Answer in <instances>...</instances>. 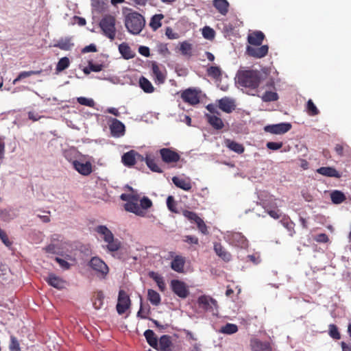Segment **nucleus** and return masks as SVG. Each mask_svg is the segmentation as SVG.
Returning a JSON list of instances; mask_svg holds the SVG:
<instances>
[{
  "mask_svg": "<svg viewBox=\"0 0 351 351\" xmlns=\"http://www.w3.org/2000/svg\"><path fill=\"white\" fill-rule=\"evenodd\" d=\"M238 84L245 88H256L261 82V75L258 71H239L237 75Z\"/></svg>",
  "mask_w": 351,
  "mask_h": 351,
  "instance_id": "obj_1",
  "label": "nucleus"
},
{
  "mask_svg": "<svg viewBox=\"0 0 351 351\" xmlns=\"http://www.w3.org/2000/svg\"><path fill=\"white\" fill-rule=\"evenodd\" d=\"M145 25L144 17L137 12H130L125 16V26L128 31L132 34H140Z\"/></svg>",
  "mask_w": 351,
  "mask_h": 351,
  "instance_id": "obj_2",
  "label": "nucleus"
},
{
  "mask_svg": "<svg viewBox=\"0 0 351 351\" xmlns=\"http://www.w3.org/2000/svg\"><path fill=\"white\" fill-rule=\"evenodd\" d=\"M116 18L111 14L104 15L99 21V26L101 29L102 34L111 41L116 37Z\"/></svg>",
  "mask_w": 351,
  "mask_h": 351,
  "instance_id": "obj_3",
  "label": "nucleus"
},
{
  "mask_svg": "<svg viewBox=\"0 0 351 351\" xmlns=\"http://www.w3.org/2000/svg\"><path fill=\"white\" fill-rule=\"evenodd\" d=\"M120 198L121 200L126 202L123 206L126 211L132 213L136 215H143L141 209L138 208V195L123 193Z\"/></svg>",
  "mask_w": 351,
  "mask_h": 351,
  "instance_id": "obj_4",
  "label": "nucleus"
},
{
  "mask_svg": "<svg viewBox=\"0 0 351 351\" xmlns=\"http://www.w3.org/2000/svg\"><path fill=\"white\" fill-rule=\"evenodd\" d=\"M197 304L200 308L204 311L210 312L213 315H217L218 312V304L216 300L206 295H201L197 299Z\"/></svg>",
  "mask_w": 351,
  "mask_h": 351,
  "instance_id": "obj_5",
  "label": "nucleus"
},
{
  "mask_svg": "<svg viewBox=\"0 0 351 351\" xmlns=\"http://www.w3.org/2000/svg\"><path fill=\"white\" fill-rule=\"evenodd\" d=\"M89 266L97 272V276L102 279H105L108 274V265L99 257H93L89 262Z\"/></svg>",
  "mask_w": 351,
  "mask_h": 351,
  "instance_id": "obj_6",
  "label": "nucleus"
},
{
  "mask_svg": "<svg viewBox=\"0 0 351 351\" xmlns=\"http://www.w3.org/2000/svg\"><path fill=\"white\" fill-rule=\"evenodd\" d=\"M131 300L128 294L123 289L119 291L118 302L116 306L117 311L119 315H123L130 308Z\"/></svg>",
  "mask_w": 351,
  "mask_h": 351,
  "instance_id": "obj_7",
  "label": "nucleus"
},
{
  "mask_svg": "<svg viewBox=\"0 0 351 351\" xmlns=\"http://www.w3.org/2000/svg\"><path fill=\"white\" fill-rule=\"evenodd\" d=\"M171 288L176 295L182 299L186 298L190 293L186 283L179 280H172Z\"/></svg>",
  "mask_w": 351,
  "mask_h": 351,
  "instance_id": "obj_8",
  "label": "nucleus"
},
{
  "mask_svg": "<svg viewBox=\"0 0 351 351\" xmlns=\"http://www.w3.org/2000/svg\"><path fill=\"white\" fill-rule=\"evenodd\" d=\"M123 164L128 167L134 166L137 161H144V157L135 150H130L121 157Z\"/></svg>",
  "mask_w": 351,
  "mask_h": 351,
  "instance_id": "obj_9",
  "label": "nucleus"
},
{
  "mask_svg": "<svg viewBox=\"0 0 351 351\" xmlns=\"http://www.w3.org/2000/svg\"><path fill=\"white\" fill-rule=\"evenodd\" d=\"M162 162L167 164L175 163L180 160V156L170 148H162L159 150Z\"/></svg>",
  "mask_w": 351,
  "mask_h": 351,
  "instance_id": "obj_10",
  "label": "nucleus"
},
{
  "mask_svg": "<svg viewBox=\"0 0 351 351\" xmlns=\"http://www.w3.org/2000/svg\"><path fill=\"white\" fill-rule=\"evenodd\" d=\"M227 238L230 244L234 246L243 249L248 246L247 239L240 232H232L228 234Z\"/></svg>",
  "mask_w": 351,
  "mask_h": 351,
  "instance_id": "obj_11",
  "label": "nucleus"
},
{
  "mask_svg": "<svg viewBox=\"0 0 351 351\" xmlns=\"http://www.w3.org/2000/svg\"><path fill=\"white\" fill-rule=\"evenodd\" d=\"M291 124L289 123H280L278 124L268 125L264 128L266 132L274 134H283L291 129Z\"/></svg>",
  "mask_w": 351,
  "mask_h": 351,
  "instance_id": "obj_12",
  "label": "nucleus"
},
{
  "mask_svg": "<svg viewBox=\"0 0 351 351\" xmlns=\"http://www.w3.org/2000/svg\"><path fill=\"white\" fill-rule=\"evenodd\" d=\"M269 47L267 45L261 46H247L246 53L250 57L262 58L268 53Z\"/></svg>",
  "mask_w": 351,
  "mask_h": 351,
  "instance_id": "obj_13",
  "label": "nucleus"
},
{
  "mask_svg": "<svg viewBox=\"0 0 351 351\" xmlns=\"http://www.w3.org/2000/svg\"><path fill=\"white\" fill-rule=\"evenodd\" d=\"M181 98L186 103L191 105H196L199 103L198 93L193 89L188 88L184 90L181 94Z\"/></svg>",
  "mask_w": 351,
  "mask_h": 351,
  "instance_id": "obj_14",
  "label": "nucleus"
},
{
  "mask_svg": "<svg viewBox=\"0 0 351 351\" xmlns=\"http://www.w3.org/2000/svg\"><path fill=\"white\" fill-rule=\"evenodd\" d=\"M73 168L81 175L86 176L90 175L93 171V166L90 162H82L75 160L72 162Z\"/></svg>",
  "mask_w": 351,
  "mask_h": 351,
  "instance_id": "obj_15",
  "label": "nucleus"
},
{
  "mask_svg": "<svg viewBox=\"0 0 351 351\" xmlns=\"http://www.w3.org/2000/svg\"><path fill=\"white\" fill-rule=\"evenodd\" d=\"M110 130L112 136L120 137L124 135L125 128L121 121L115 118H112L111 119V124L110 125Z\"/></svg>",
  "mask_w": 351,
  "mask_h": 351,
  "instance_id": "obj_16",
  "label": "nucleus"
},
{
  "mask_svg": "<svg viewBox=\"0 0 351 351\" xmlns=\"http://www.w3.org/2000/svg\"><path fill=\"white\" fill-rule=\"evenodd\" d=\"M265 37V34L261 31H254L248 34L247 42L251 46H261Z\"/></svg>",
  "mask_w": 351,
  "mask_h": 351,
  "instance_id": "obj_17",
  "label": "nucleus"
},
{
  "mask_svg": "<svg viewBox=\"0 0 351 351\" xmlns=\"http://www.w3.org/2000/svg\"><path fill=\"white\" fill-rule=\"evenodd\" d=\"M250 346L252 351H272L271 346L269 342H263L258 339H252Z\"/></svg>",
  "mask_w": 351,
  "mask_h": 351,
  "instance_id": "obj_18",
  "label": "nucleus"
},
{
  "mask_svg": "<svg viewBox=\"0 0 351 351\" xmlns=\"http://www.w3.org/2000/svg\"><path fill=\"white\" fill-rule=\"evenodd\" d=\"M218 106L222 111L226 113H231L236 108L234 100L228 97H223L219 99Z\"/></svg>",
  "mask_w": 351,
  "mask_h": 351,
  "instance_id": "obj_19",
  "label": "nucleus"
},
{
  "mask_svg": "<svg viewBox=\"0 0 351 351\" xmlns=\"http://www.w3.org/2000/svg\"><path fill=\"white\" fill-rule=\"evenodd\" d=\"M172 182L178 188L186 191H190L192 188L189 178H182L178 176H174L172 178Z\"/></svg>",
  "mask_w": 351,
  "mask_h": 351,
  "instance_id": "obj_20",
  "label": "nucleus"
},
{
  "mask_svg": "<svg viewBox=\"0 0 351 351\" xmlns=\"http://www.w3.org/2000/svg\"><path fill=\"white\" fill-rule=\"evenodd\" d=\"M185 262L186 260L184 257L177 255L171 263V268L178 273H182L184 272Z\"/></svg>",
  "mask_w": 351,
  "mask_h": 351,
  "instance_id": "obj_21",
  "label": "nucleus"
},
{
  "mask_svg": "<svg viewBox=\"0 0 351 351\" xmlns=\"http://www.w3.org/2000/svg\"><path fill=\"white\" fill-rule=\"evenodd\" d=\"M317 172L322 176L330 178H340L342 176L341 173L331 167H320L317 169Z\"/></svg>",
  "mask_w": 351,
  "mask_h": 351,
  "instance_id": "obj_22",
  "label": "nucleus"
},
{
  "mask_svg": "<svg viewBox=\"0 0 351 351\" xmlns=\"http://www.w3.org/2000/svg\"><path fill=\"white\" fill-rule=\"evenodd\" d=\"M214 250L217 255L224 261L229 262L231 260V254L220 243H214Z\"/></svg>",
  "mask_w": 351,
  "mask_h": 351,
  "instance_id": "obj_23",
  "label": "nucleus"
},
{
  "mask_svg": "<svg viewBox=\"0 0 351 351\" xmlns=\"http://www.w3.org/2000/svg\"><path fill=\"white\" fill-rule=\"evenodd\" d=\"M219 116L220 115L217 114H206V119L209 124L216 130H221L224 126L223 122Z\"/></svg>",
  "mask_w": 351,
  "mask_h": 351,
  "instance_id": "obj_24",
  "label": "nucleus"
},
{
  "mask_svg": "<svg viewBox=\"0 0 351 351\" xmlns=\"http://www.w3.org/2000/svg\"><path fill=\"white\" fill-rule=\"evenodd\" d=\"M119 51L123 58L125 60L133 58L135 56L134 52L132 50L128 43H123L120 44L119 46Z\"/></svg>",
  "mask_w": 351,
  "mask_h": 351,
  "instance_id": "obj_25",
  "label": "nucleus"
},
{
  "mask_svg": "<svg viewBox=\"0 0 351 351\" xmlns=\"http://www.w3.org/2000/svg\"><path fill=\"white\" fill-rule=\"evenodd\" d=\"M93 306L96 310L101 308L104 304V295L102 291L95 292L92 296Z\"/></svg>",
  "mask_w": 351,
  "mask_h": 351,
  "instance_id": "obj_26",
  "label": "nucleus"
},
{
  "mask_svg": "<svg viewBox=\"0 0 351 351\" xmlns=\"http://www.w3.org/2000/svg\"><path fill=\"white\" fill-rule=\"evenodd\" d=\"M47 282L49 285L56 289H60L64 287L65 282L60 277L53 274H50L47 279Z\"/></svg>",
  "mask_w": 351,
  "mask_h": 351,
  "instance_id": "obj_27",
  "label": "nucleus"
},
{
  "mask_svg": "<svg viewBox=\"0 0 351 351\" xmlns=\"http://www.w3.org/2000/svg\"><path fill=\"white\" fill-rule=\"evenodd\" d=\"M213 5L223 16H226L228 12L230 5L227 0H214Z\"/></svg>",
  "mask_w": 351,
  "mask_h": 351,
  "instance_id": "obj_28",
  "label": "nucleus"
},
{
  "mask_svg": "<svg viewBox=\"0 0 351 351\" xmlns=\"http://www.w3.org/2000/svg\"><path fill=\"white\" fill-rule=\"evenodd\" d=\"M144 161L149 169L156 173H162V169L159 167L157 164L156 159L154 156L147 155L145 158H144Z\"/></svg>",
  "mask_w": 351,
  "mask_h": 351,
  "instance_id": "obj_29",
  "label": "nucleus"
},
{
  "mask_svg": "<svg viewBox=\"0 0 351 351\" xmlns=\"http://www.w3.org/2000/svg\"><path fill=\"white\" fill-rule=\"evenodd\" d=\"M152 70L153 74L155 77V80L158 84H162L165 80V75L160 71L157 62H152Z\"/></svg>",
  "mask_w": 351,
  "mask_h": 351,
  "instance_id": "obj_30",
  "label": "nucleus"
},
{
  "mask_svg": "<svg viewBox=\"0 0 351 351\" xmlns=\"http://www.w3.org/2000/svg\"><path fill=\"white\" fill-rule=\"evenodd\" d=\"M95 230L98 234L103 236V239L106 243L114 237L112 232L106 226H98Z\"/></svg>",
  "mask_w": 351,
  "mask_h": 351,
  "instance_id": "obj_31",
  "label": "nucleus"
},
{
  "mask_svg": "<svg viewBox=\"0 0 351 351\" xmlns=\"http://www.w3.org/2000/svg\"><path fill=\"white\" fill-rule=\"evenodd\" d=\"M144 336L150 346L158 349V339L153 330L148 329L145 331Z\"/></svg>",
  "mask_w": 351,
  "mask_h": 351,
  "instance_id": "obj_32",
  "label": "nucleus"
},
{
  "mask_svg": "<svg viewBox=\"0 0 351 351\" xmlns=\"http://www.w3.org/2000/svg\"><path fill=\"white\" fill-rule=\"evenodd\" d=\"M74 44L72 43L71 38H65L60 39L54 47H58L62 50L69 51L73 47Z\"/></svg>",
  "mask_w": 351,
  "mask_h": 351,
  "instance_id": "obj_33",
  "label": "nucleus"
},
{
  "mask_svg": "<svg viewBox=\"0 0 351 351\" xmlns=\"http://www.w3.org/2000/svg\"><path fill=\"white\" fill-rule=\"evenodd\" d=\"M225 144L226 147H228L230 150L237 154H242L245 150V148L242 144L238 143L230 139H226Z\"/></svg>",
  "mask_w": 351,
  "mask_h": 351,
  "instance_id": "obj_34",
  "label": "nucleus"
},
{
  "mask_svg": "<svg viewBox=\"0 0 351 351\" xmlns=\"http://www.w3.org/2000/svg\"><path fill=\"white\" fill-rule=\"evenodd\" d=\"M138 202H140L138 208L141 209V211L143 213V215L138 216L145 217L146 215V212L145 210L150 208L153 206V203L152 200L146 196H143L141 199H138Z\"/></svg>",
  "mask_w": 351,
  "mask_h": 351,
  "instance_id": "obj_35",
  "label": "nucleus"
},
{
  "mask_svg": "<svg viewBox=\"0 0 351 351\" xmlns=\"http://www.w3.org/2000/svg\"><path fill=\"white\" fill-rule=\"evenodd\" d=\"M139 85L143 91L147 93H152L154 91V87L152 83L143 76L139 79Z\"/></svg>",
  "mask_w": 351,
  "mask_h": 351,
  "instance_id": "obj_36",
  "label": "nucleus"
},
{
  "mask_svg": "<svg viewBox=\"0 0 351 351\" xmlns=\"http://www.w3.org/2000/svg\"><path fill=\"white\" fill-rule=\"evenodd\" d=\"M147 299L154 306L159 305L161 302L160 294L153 289H148Z\"/></svg>",
  "mask_w": 351,
  "mask_h": 351,
  "instance_id": "obj_37",
  "label": "nucleus"
},
{
  "mask_svg": "<svg viewBox=\"0 0 351 351\" xmlns=\"http://www.w3.org/2000/svg\"><path fill=\"white\" fill-rule=\"evenodd\" d=\"M330 198L332 203L335 204H339L343 202L346 199V195L340 191H334L330 194Z\"/></svg>",
  "mask_w": 351,
  "mask_h": 351,
  "instance_id": "obj_38",
  "label": "nucleus"
},
{
  "mask_svg": "<svg viewBox=\"0 0 351 351\" xmlns=\"http://www.w3.org/2000/svg\"><path fill=\"white\" fill-rule=\"evenodd\" d=\"M106 243V248L110 252H117L121 247V242L118 239H115L114 237Z\"/></svg>",
  "mask_w": 351,
  "mask_h": 351,
  "instance_id": "obj_39",
  "label": "nucleus"
},
{
  "mask_svg": "<svg viewBox=\"0 0 351 351\" xmlns=\"http://www.w3.org/2000/svg\"><path fill=\"white\" fill-rule=\"evenodd\" d=\"M206 73L209 77L218 80L221 77L222 71L219 66H211L207 69Z\"/></svg>",
  "mask_w": 351,
  "mask_h": 351,
  "instance_id": "obj_40",
  "label": "nucleus"
},
{
  "mask_svg": "<svg viewBox=\"0 0 351 351\" xmlns=\"http://www.w3.org/2000/svg\"><path fill=\"white\" fill-rule=\"evenodd\" d=\"M337 154L339 156L350 155L351 153L350 147L346 144H337L335 147Z\"/></svg>",
  "mask_w": 351,
  "mask_h": 351,
  "instance_id": "obj_41",
  "label": "nucleus"
},
{
  "mask_svg": "<svg viewBox=\"0 0 351 351\" xmlns=\"http://www.w3.org/2000/svg\"><path fill=\"white\" fill-rule=\"evenodd\" d=\"M159 350L161 351H167L170 346H171V341L170 340V337L166 335H162L160 339L159 343Z\"/></svg>",
  "mask_w": 351,
  "mask_h": 351,
  "instance_id": "obj_42",
  "label": "nucleus"
},
{
  "mask_svg": "<svg viewBox=\"0 0 351 351\" xmlns=\"http://www.w3.org/2000/svg\"><path fill=\"white\" fill-rule=\"evenodd\" d=\"M42 73V70L38 71H22L21 72L18 76L14 80L12 84H16L20 80L30 77L34 75H40Z\"/></svg>",
  "mask_w": 351,
  "mask_h": 351,
  "instance_id": "obj_43",
  "label": "nucleus"
},
{
  "mask_svg": "<svg viewBox=\"0 0 351 351\" xmlns=\"http://www.w3.org/2000/svg\"><path fill=\"white\" fill-rule=\"evenodd\" d=\"M163 15L161 14H155L152 17L149 25L153 30L156 31L162 26L161 20L163 19Z\"/></svg>",
  "mask_w": 351,
  "mask_h": 351,
  "instance_id": "obj_44",
  "label": "nucleus"
},
{
  "mask_svg": "<svg viewBox=\"0 0 351 351\" xmlns=\"http://www.w3.org/2000/svg\"><path fill=\"white\" fill-rule=\"evenodd\" d=\"M306 110L310 116H316L319 113V110L317 109L312 99L308 100L306 105Z\"/></svg>",
  "mask_w": 351,
  "mask_h": 351,
  "instance_id": "obj_45",
  "label": "nucleus"
},
{
  "mask_svg": "<svg viewBox=\"0 0 351 351\" xmlns=\"http://www.w3.org/2000/svg\"><path fill=\"white\" fill-rule=\"evenodd\" d=\"M70 61L67 57H63L60 58L56 65V72H61L69 66Z\"/></svg>",
  "mask_w": 351,
  "mask_h": 351,
  "instance_id": "obj_46",
  "label": "nucleus"
},
{
  "mask_svg": "<svg viewBox=\"0 0 351 351\" xmlns=\"http://www.w3.org/2000/svg\"><path fill=\"white\" fill-rule=\"evenodd\" d=\"M180 51L184 56H191L192 55V45L187 41L180 43Z\"/></svg>",
  "mask_w": 351,
  "mask_h": 351,
  "instance_id": "obj_47",
  "label": "nucleus"
},
{
  "mask_svg": "<svg viewBox=\"0 0 351 351\" xmlns=\"http://www.w3.org/2000/svg\"><path fill=\"white\" fill-rule=\"evenodd\" d=\"M220 331L223 334L232 335L238 331V327L236 324L228 323L221 328Z\"/></svg>",
  "mask_w": 351,
  "mask_h": 351,
  "instance_id": "obj_48",
  "label": "nucleus"
},
{
  "mask_svg": "<svg viewBox=\"0 0 351 351\" xmlns=\"http://www.w3.org/2000/svg\"><path fill=\"white\" fill-rule=\"evenodd\" d=\"M261 98L265 102L276 101L278 99V95L276 92L266 91Z\"/></svg>",
  "mask_w": 351,
  "mask_h": 351,
  "instance_id": "obj_49",
  "label": "nucleus"
},
{
  "mask_svg": "<svg viewBox=\"0 0 351 351\" xmlns=\"http://www.w3.org/2000/svg\"><path fill=\"white\" fill-rule=\"evenodd\" d=\"M167 206L168 209L173 213H179L177 208V202L175 201L174 197L169 195L167 199Z\"/></svg>",
  "mask_w": 351,
  "mask_h": 351,
  "instance_id": "obj_50",
  "label": "nucleus"
},
{
  "mask_svg": "<svg viewBox=\"0 0 351 351\" xmlns=\"http://www.w3.org/2000/svg\"><path fill=\"white\" fill-rule=\"evenodd\" d=\"M329 335L334 339L339 340L341 339V335L339 332L338 328L335 324L329 325Z\"/></svg>",
  "mask_w": 351,
  "mask_h": 351,
  "instance_id": "obj_51",
  "label": "nucleus"
},
{
  "mask_svg": "<svg viewBox=\"0 0 351 351\" xmlns=\"http://www.w3.org/2000/svg\"><path fill=\"white\" fill-rule=\"evenodd\" d=\"M10 351H21L20 343L17 338L13 335L10 337L9 345Z\"/></svg>",
  "mask_w": 351,
  "mask_h": 351,
  "instance_id": "obj_52",
  "label": "nucleus"
},
{
  "mask_svg": "<svg viewBox=\"0 0 351 351\" xmlns=\"http://www.w3.org/2000/svg\"><path fill=\"white\" fill-rule=\"evenodd\" d=\"M182 215L192 223H195L196 221L199 218V217L195 213L187 210H184L182 211Z\"/></svg>",
  "mask_w": 351,
  "mask_h": 351,
  "instance_id": "obj_53",
  "label": "nucleus"
},
{
  "mask_svg": "<svg viewBox=\"0 0 351 351\" xmlns=\"http://www.w3.org/2000/svg\"><path fill=\"white\" fill-rule=\"evenodd\" d=\"M264 204V208L266 210L267 214L272 218L275 219H278L280 217V210L275 209V210H269V205H267L265 202Z\"/></svg>",
  "mask_w": 351,
  "mask_h": 351,
  "instance_id": "obj_54",
  "label": "nucleus"
},
{
  "mask_svg": "<svg viewBox=\"0 0 351 351\" xmlns=\"http://www.w3.org/2000/svg\"><path fill=\"white\" fill-rule=\"evenodd\" d=\"M157 50L158 52L164 57H167L170 54L167 44L166 43H159L157 45Z\"/></svg>",
  "mask_w": 351,
  "mask_h": 351,
  "instance_id": "obj_55",
  "label": "nucleus"
},
{
  "mask_svg": "<svg viewBox=\"0 0 351 351\" xmlns=\"http://www.w3.org/2000/svg\"><path fill=\"white\" fill-rule=\"evenodd\" d=\"M198 230L204 234H208V228L204 220L202 218H199L195 222Z\"/></svg>",
  "mask_w": 351,
  "mask_h": 351,
  "instance_id": "obj_56",
  "label": "nucleus"
},
{
  "mask_svg": "<svg viewBox=\"0 0 351 351\" xmlns=\"http://www.w3.org/2000/svg\"><path fill=\"white\" fill-rule=\"evenodd\" d=\"M77 101L80 104L88 106V107H94L95 101L92 99L86 98L84 97H80L77 98Z\"/></svg>",
  "mask_w": 351,
  "mask_h": 351,
  "instance_id": "obj_57",
  "label": "nucleus"
},
{
  "mask_svg": "<svg viewBox=\"0 0 351 351\" xmlns=\"http://www.w3.org/2000/svg\"><path fill=\"white\" fill-rule=\"evenodd\" d=\"M282 225L286 228L289 232L293 231L294 223L292 222L289 218H284L280 221Z\"/></svg>",
  "mask_w": 351,
  "mask_h": 351,
  "instance_id": "obj_58",
  "label": "nucleus"
},
{
  "mask_svg": "<svg viewBox=\"0 0 351 351\" xmlns=\"http://www.w3.org/2000/svg\"><path fill=\"white\" fill-rule=\"evenodd\" d=\"M202 34L205 38L212 39L215 36V31L209 27H205L203 29Z\"/></svg>",
  "mask_w": 351,
  "mask_h": 351,
  "instance_id": "obj_59",
  "label": "nucleus"
},
{
  "mask_svg": "<svg viewBox=\"0 0 351 351\" xmlns=\"http://www.w3.org/2000/svg\"><path fill=\"white\" fill-rule=\"evenodd\" d=\"M165 35L169 39H178L180 36L178 33L174 32L171 27H167L165 29Z\"/></svg>",
  "mask_w": 351,
  "mask_h": 351,
  "instance_id": "obj_60",
  "label": "nucleus"
},
{
  "mask_svg": "<svg viewBox=\"0 0 351 351\" xmlns=\"http://www.w3.org/2000/svg\"><path fill=\"white\" fill-rule=\"evenodd\" d=\"M0 239L6 246L9 247L12 245V242L9 240L6 232L1 228H0Z\"/></svg>",
  "mask_w": 351,
  "mask_h": 351,
  "instance_id": "obj_61",
  "label": "nucleus"
},
{
  "mask_svg": "<svg viewBox=\"0 0 351 351\" xmlns=\"http://www.w3.org/2000/svg\"><path fill=\"white\" fill-rule=\"evenodd\" d=\"M89 68L93 72H99L103 70L104 65L102 64H95L92 61H89Z\"/></svg>",
  "mask_w": 351,
  "mask_h": 351,
  "instance_id": "obj_62",
  "label": "nucleus"
},
{
  "mask_svg": "<svg viewBox=\"0 0 351 351\" xmlns=\"http://www.w3.org/2000/svg\"><path fill=\"white\" fill-rule=\"evenodd\" d=\"M283 144L282 142H268L266 145L267 147L271 150H278L282 147Z\"/></svg>",
  "mask_w": 351,
  "mask_h": 351,
  "instance_id": "obj_63",
  "label": "nucleus"
},
{
  "mask_svg": "<svg viewBox=\"0 0 351 351\" xmlns=\"http://www.w3.org/2000/svg\"><path fill=\"white\" fill-rule=\"evenodd\" d=\"M315 240L319 243H327L329 239L327 234L321 233L315 237Z\"/></svg>",
  "mask_w": 351,
  "mask_h": 351,
  "instance_id": "obj_64",
  "label": "nucleus"
}]
</instances>
